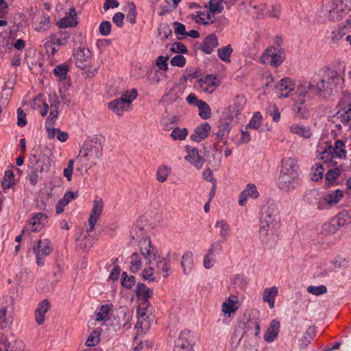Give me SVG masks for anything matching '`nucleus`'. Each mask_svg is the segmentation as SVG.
<instances>
[{
    "label": "nucleus",
    "mask_w": 351,
    "mask_h": 351,
    "mask_svg": "<svg viewBox=\"0 0 351 351\" xmlns=\"http://www.w3.org/2000/svg\"><path fill=\"white\" fill-rule=\"evenodd\" d=\"M218 45L217 38L214 34H210L207 36L203 41L201 49L204 53L210 54L212 53L213 49Z\"/></svg>",
    "instance_id": "31"
},
{
    "label": "nucleus",
    "mask_w": 351,
    "mask_h": 351,
    "mask_svg": "<svg viewBox=\"0 0 351 351\" xmlns=\"http://www.w3.org/2000/svg\"><path fill=\"white\" fill-rule=\"evenodd\" d=\"M138 322L136 328H141L143 331L147 330L151 326V323L154 319V316L152 313L149 315L137 316Z\"/></svg>",
    "instance_id": "41"
},
{
    "label": "nucleus",
    "mask_w": 351,
    "mask_h": 351,
    "mask_svg": "<svg viewBox=\"0 0 351 351\" xmlns=\"http://www.w3.org/2000/svg\"><path fill=\"white\" fill-rule=\"evenodd\" d=\"M188 134L189 131L186 128L176 127L171 133V137L174 141H184Z\"/></svg>",
    "instance_id": "49"
},
{
    "label": "nucleus",
    "mask_w": 351,
    "mask_h": 351,
    "mask_svg": "<svg viewBox=\"0 0 351 351\" xmlns=\"http://www.w3.org/2000/svg\"><path fill=\"white\" fill-rule=\"evenodd\" d=\"M185 149L187 153L184 157L185 160L195 167L197 169H201L204 165V159L199 155L197 149L186 145L185 146Z\"/></svg>",
    "instance_id": "22"
},
{
    "label": "nucleus",
    "mask_w": 351,
    "mask_h": 351,
    "mask_svg": "<svg viewBox=\"0 0 351 351\" xmlns=\"http://www.w3.org/2000/svg\"><path fill=\"white\" fill-rule=\"evenodd\" d=\"M180 88L178 86H174L167 94L163 95L161 99V101L169 105L176 101L180 97Z\"/></svg>",
    "instance_id": "37"
},
{
    "label": "nucleus",
    "mask_w": 351,
    "mask_h": 351,
    "mask_svg": "<svg viewBox=\"0 0 351 351\" xmlns=\"http://www.w3.org/2000/svg\"><path fill=\"white\" fill-rule=\"evenodd\" d=\"M78 245L82 249H87L93 245V242L88 236L83 235L77 239Z\"/></svg>",
    "instance_id": "64"
},
{
    "label": "nucleus",
    "mask_w": 351,
    "mask_h": 351,
    "mask_svg": "<svg viewBox=\"0 0 351 351\" xmlns=\"http://www.w3.org/2000/svg\"><path fill=\"white\" fill-rule=\"evenodd\" d=\"M76 160L77 162L76 170L80 172H87L90 168L96 165L89 158L86 157V155L81 153L80 151L76 158Z\"/></svg>",
    "instance_id": "29"
},
{
    "label": "nucleus",
    "mask_w": 351,
    "mask_h": 351,
    "mask_svg": "<svg viewBox=\"0 0 351 351\" xmlns=\"http://www.w3.org/2000/svg\"><path fill=\"white\" fill-rule=\"evenodd\" d=\"M339 228L335 219L332 218L329 222L323 225L322 232L326 235L333 234L337 232Z\"/></svg>",
    "instance_id": "47"
},
{
    "label": "nucleus",
    "mask_w": 351,
    "mask_h": 351,
    "mask_svg": "<svg viewBox=\"0 0 351 351\" xmlns=\"http://www.w3.org/2000/svg\"><path fill=\"white\" fill-rule=\"evenodd\" d=\"M68 71L69 66L65 64H62L57 66L53 70L55 75L58 77L60 80L66 79Z\"/></svg>",
    "instance_id": "55"
},
{
    "label": "nucleus",
    "mask_w": 351,
    "mask_h": 351,
    "mask_svg": "<svg viewBox=\"0 0 351 351\" xmlns=\"http://www.w3.org/2000/svg\"><path fill=\"white\" fill-rule=\"evenodd\" d=\"M267 114H268L275 122H278L280 119V112L275 104L269 106L267 110Z\"/></svg>",
    "instance_id": "60"
},
{
    "label": "nucleus",
    "mask_w": 351,
    "mask_h": 351,
    "mask_svg": "<svg viewBox=\"0 0 351 351\" xmlns=\"http://www.w3.org/2000/svg\"><path fill=\"white\" fill-rule=\"evenodd\" d=\"M337 117L341 123L351 127V100L348 97L341 100Z\"/></svg>",
    "instance_id": "11"
},
{
    "label": "nucleus",
    "mask_w": 351,
    "mask_h": 351,
    "mask_svg": "<svg viewBox=\"0 0 351 351\" xmlns=\"http://www.w3.org/2000/svg\"><path fill=\"white\" fill-rule=\"evenodd\" d=\"M47 216L42 213H34L29 219V227L33 232L40 231L45 226Z\"/></svg>",
    "instance_id": "25"
},
{
    "label": "nucleus",
    "mask_w": 351,
    "mask_h": 351,
    "mask_svg": "<svg viewBox=\"0 0 351 351\" xmlns=\"http://www.w3.org/2000/svg\"><path fill=\"white\" fill-rule=\"evenodd\" d=\"M260 227L280 228V218L278 206L274 204H267L261 208Z\"/></svg>",
    "instance_id": "5"
},
{
    "label": "nucleus",
    "mask_w": 351,
    "mask_h": 351,
    "mask_svg": "<svg viewBox=\"0 0 351 351\" xmlns=\"http://www.w3.org/2000/svg\"><path fill=\"white\" fill-rule=\"evenodd\" d=\"M285 59V56L282 51L274 47H270L261 56V61L263 64H267L276 68L282 64Z\"/></svg>",
    "instance_id": "7"
},
{
    "label": "nucleus",
    "mask_w": 351,
    "mask_h": 351,
    "mask_svg": "<svg viewBox=\"0 0 351 351\" xmlns=\"http://www.w3.org/2000/svg\"><path fill=\"white\" fill-rule=\"evenodd\" d=\"M351 12V0H333L327 3L322 10L324 17L330 21L343 19Z\"/></svg>",
    "instance_id": "2"
},
{
    "label": "nucleus",
    "mask_w": 351,
    "mask_h": 351,
    "mask_svg": "<svg viewBox=\"0 0 351 351\" xmlns=\"http://www.w3.org/2000/svg\"><path fill=\"white\" fill-rule=\"evenodd\" d=\"M100 332L93 330L88 337L86 341V346L88 347H93L97 346L100 341Z\"/></svg>",
    "instance_id": "54"
},
{
    "label": "nucleus",
    "mask_w": 351,
    "mask_h": 351,
    "mask_svg": "<svg viewBox=\"0 0 351 351\" xmlns=\"http://www.w3.org/2000/svg\"><path fill=\"white\" fill-rule=\"evenodd\" d=\"M215 226L219 230V236L224 240L229 237L231 228L226 220L217 221Z\"/></svg>",
    "instance_id": "43"
},
{
    "label": "nucleus",
    "mask_w": 351,
    "mask_h": 351,
    "mask_svg": "<svg viewBox=\"0 0 351 351\" xmlns=\"http://www.w3.org/2000/svg\"><path fill=\"white\" fill-rule=\"evenodd\" d=\"M293 111L296 116L298 117H305L306 116V106L305 103L306 99L305 98H293Z\"/></svg>",
    "instance_id": "36"
},
{
    "label": "nucleus",
    "mask_w": 351,
    "mask_h": 351,
    "mask_svg": "<svg viewBox=\"0 0 351 351\" xmlns=\"http://www.w3.org/2000/svg\"><path fill=\"white\" fill-rule=\"evenodd\" d=\"M130 270L132 273H136L142 268L141 256L140 254L133 253L130 257Z\"/></svg>",
    "instance_id": "44"
},
{
    "label": "nucleus",
    "mask_w": 351,
    "mask_h": 351,
    "mask_svg": "<svg viewBox=\"0 0 351 351\" xmlns=\"http://www.w3.org/2000/svg\"><path fill=\"white\" fill-rule=\"evenodd\" d=\"M280 330V322L276 319L271 320L269 326L268 327L264 339L268 343H271L276 338Z\"/></svg>",
    "instance_id": "30"
},
{
    "label": "nucleus",
    "mask_w": 351,
    "mask_h": 351,
    "mask_svg": "<svg viewBox=\"0 0 351 351\" xmlns=\"http://www.w3.org/2000/svg\"><path fill=\"white\" fill-rule=\"evenodd\" d=\"M199 115L203 119H209L211 117V109L208 104L204 101H199L197 104Z\"/></svg>",
    "instance_id": "51"
},
{
    "label": "nucleus",
    "mask_w": 351,
    "mask_h": 351,
    "mask_svg": "<svg viewBox=\"0 0 351 351\" xmlns=\"http://www.w3.org/2000/svg\"><path fill=\"white\" fill-rule=\"evenodd\" d=\"M33 251L36 255V263L39 266H43L45 258L53 251L51 241L47 239H40L34 242Z\"/></svg>",
    "instance_id": "6"
},
{
    "label": "nucleus",
    "mask_w": 351,
    "mask_h": 351,
    "mask_svg": "<svg viewBox=\"0 0 351 351\" xmlns=\"http://www.w3.org/2000/svg\"><path fill=\"white\" fill-rule=\"evenodd\" d=\"M210 130V125L208 123H204L195 129L194 133L191 135L190 138L193 141L200 142L207 138Z\"/></svg>",
    "instance_id": "27"
},
{
    "label": "nucleus",
    "mask_w": 351,
    "mask_h": 351,
    "mask_svg": "<svg viewBox=\"0 0 351 351\" xmlns=\"http://www.w3.org/2000/svg\"><path fill=\"white\" fill-rule=\"evenodd\" d=\"M239 298L237 295H230L221 304V311L224 317H231L239 308Z\"/></svg>",
    "instance_id": "21"
},
{
    "label": "nucleus",
    "mask_w": 351,
    "mask_h": 351,
    "mask_svg": "<svg viewBox=\"0 0 351 351\" xmlns=\"http://www.w3.org/2000/svg\"><path fill=\"white\" fill-rule=\"evenodd\" d=\"M276 89L280 98H285L295 89L294 81L290 77H285L276 85Z\"/></svg>",
    "instance_id": "20"
},
{
    "label": "nucleus",
    "mask_w": 351,
    "mask_h": 351,
    "mask_svg": "<svg viewBox=\"0 0 351 351\" xmlns=\"http://www.w3.org/2000/svg\"><path fill=\"white\" fill-rule=\"evenodd\" d=\"M212 15L214 14L210 12L209 10L207 14L198 11L195 15H193V19H195L196 23L206 25L214 22Z\"/></svg>",
    "instance_id": "38"
},
{
    "label": "nucleus",
    "mask_w": 351,
    "mask_h": 351,
    "mask_svg": "<svg viewBox=\"0 0 351 351\" xmlns=\"http://www.w3.org/2000/svg\"><path fill=\"white\" fill-rule=\"evenodd\" d=\"M245 104V99L243 95H237L234 99L233 104L227 109V116L232 122H237Z\"/></svg>",
    "instance_id": "16"
},
{
    "label": "nucleus",
    "mask_w": 351,
    "mask_h": 351,
    "mask_svg": "<svg viewBox=\"0 0 351 351\" xmlns=\"http://www.w3.org/2000/svg\"><path fill=\"white\" fill-rule=\"evenodd\" d=\"M136 294L141 302H148V299L153 294V291L147 288L144 284H138L136 288Z\"/></svg>",
    "instance_id": "35"
},
{
    "label": "nucleus",
    "mask_w": 351,
    "mask_h": 351,
    "mask_svg": "<svg viewBox=\"0 0 351 351\" xmlns=\"http://www.w3.org/2000/svg\"><path fill=\"white\" fill-rule=\"evenodd\" d=\"M14 184V173L12 171L8 170L5 172L4 177L1 181V186L5 191L6 189L11 188Z\"/></svg>",
    "instance_id": "52"
},
{
    "label": "nucleus",
    "mask_w": 351,
    "mask_h": 351,
    "mask_svg": "<svg viewBox=\"0 0 351 351\" xmlns=\"http://www.w3.org/2000/svg\"><path fill=\"white\" fill-rule=\"evenodd\" d=\"M181 266L184 274L188 275L193 267V254L191 251H186L182 256Z\"/></svg>",
    "instance_id": "32"
},
{
    "label": "nucleus",
    "mask_w": 351,
    "mask_h": 351,
    "mask_svg": "<svg viewBox=\"0 0 351 351\" xmlns=\"http://www.w3.org/2000/svg\"><path fill=\"white\" fill-rule=\"evenodd\" d=\"M339 226L343 227L347 224L351 223V210H342L335 217H333Z\"/></svg>",
    "instance_id": "40"
},
{
    "label": "nucleus",
    "mask_w": 351,
    "mask_h": 351,
    "mask_svg": "<svg viewBox=\"0 0 351 351\" xmlns=\"http://www.w3.org/2000/svg\"><path fill=\"white\" fill-rule=\"evenodd\" d=\"M178 121V118L176 116H171L169 117H163L160 121V125L163 130L170 131L176 127V125Z\"/></svg>",
    "instance_id": "45"
},
{
    "label": "nucleus",
    "mask_w": 351,
    "mask_h": 351,
    "mask_svg": "<svg viewBox=\"0 0 351 351\" xmlns=\"http://www.w3.org/2000/svg\"><path fill=\"white\" fill-rule=\"evenodd\" d=\"M171 168L167 165H162L160 166L156 171V179L159 182H165L167 180L170 173Z\"/></svg>",
    "instance_id": "46"
},
{
    "label": "nucleus",
    "mask_w": 351,
    "mask_h": 351,
    "mask_svg": "<svg viewBox=\"0 0 351 351\" xmlns=\"http://www.w3.org/2000/svg\"><path fill=\"white\" fill-rule=\"evenodd\" d=\"M307 291L312 295L318 296L326 293L327 292V288L324 285H311L307 287Z\"/></svg>",
    "instance_id": "59"
},
{
    "label": "nucleus",
    "mask_w": 351,
    "mask_h": 351,
    "mask_svg": "<svg viewBox=\"0 0 351 351\" xmlns=\"http://www.w3.org/2000/svg\"><path fill=\"white\" fill-rule=\"evenodd\" d=\"M259 196L256 186L254 184H247L245 189L240 193L239 198V204L245 206L248 198L256 199Z\"/></svg>",
    "instance_id": "24"
},
{
    "label": "nucleus",
    "mask_w": 351,
    "mask_h": 351,
    "mask_svg": "<svg viewBox=\"0 0 351 351\" xmlns=\"http://www.w3.org/2000/svg\"><path fill=\"white\" fill-rule=\"evenodd\" d=\"M279 228L260 227L259 237L261 242L268 247H273L278 240Z\"/></svg>",
    "instance_id": "10"
},
{
    "label": "nucleus",
    "mask_w": 351,
    "mask_h": 351,
    "mask_svg": "<svg viewBox=\"0 0 351 351\" xmlns=\"http://www.w3.org/2000/svg\"><path fill=\"white\" fill-rule=\"evenodd\" d=\"M219 84L217 77L213 75H207L197 82L199 88L202 91L209 94L213 93Z\"/></svg>",
    "instance_id": "19"
},
{
    "label": "nucleus",
    "mask_w": 351,
    "mask_h": 351,
    "mask_svg": "<svg viewBox=\"0 0 351 351\" xmlns=\"http://www.w3.org/2000/svg\"><path fill=\"white\" fill-rule=\"evenodd\" d=\"M141 256H143L149 265H154V262L160 256L157 250L152 245L150 239H145L141 244Z\"/></svg>",
    "instance_id": "13"
},
{
    "label": "nucleus",
    "mask_w": 351,
    "mask_h": 351,
    "mask_svg": "<svg viewBox=\"0 0 351 351\" xmlns=\"http://www.w3.org/2000/svg\"><path fill=\"white\" fill-rule=\"evenodd\" d=\"M80 152L86 155V157L97 163L101 156L102 147L96 141H88L84 144Z\"/></svg>",
    "instance_id": "14"
},
{
    "label": "nucleus",
    "mask_w": 351,
    "mask_h": 351,
    "mask_svg": "<svg viewBox=\"0 0 351 351\" xmlns=\"http://www.w3.org/2000/svg\"><path fill=\"white\" fill-rule=\"evenodd\" d=\"M77 14L74 8H71L69 12L64 17L60 19L57 25L61 28L75 27L77 24Z\"/></svg>",
    "instance_id": "28"
},
{
    "label": "nucleus",
    "mask_w": 351,
    "mask_h": 351,
    "mask_svg": "<svg viewBox=\"0 0 351 351\" xmlns=\"http://www.w3.org/2000/svg\"><path fill=\"white\" fill-rule=\"evenodd\" d=\"M104 208V202L102 199L96 198L93 202V208L88 219L87 232H91L95 229V226L101 215Z\"/></svg>",
    "instance_id": "15"
},
{
    "label": "nucleus",
    "mask_w": 351,
    "mask_h": 351,
    "mask_svg": "<svg viewBox=\"0 0 351 351\" xmlns=\"http://www.w3.org/2000/svg\"><path fill=\"white\" fill-rule=\"evenodd\" d=\"M154 269L153 265H149V267L145 268L142 271V278L145 280L156 281V278L154 276Z\"/></svg>",
    "instance_id": "62"
},
{
    "label": "nucleus",
    "mask_w": 351,
    "mask_h": 351,
    "mask_svg": "<svg viewBox=\"0 0 351 351\" xmlns=\"http://www.w3.org/2000/svg\"><path fill=\"white\" fill-rule=\"evenodd\" d=\"M73 57L75 61V65L83 69L86 68V63L90 60L92 53L85 45H81L79 48L74 50Z\"/></svg>",
    "instance_id": "18"
},
{
    "label": "nucleus",
    "mask_w": 351,
    "mask_h": 351,
    "mask_svg": "<svg viewBox=\"0 0 351 351\" xmlns=\"http://www.w3.org/2000/svg\"><path fill=\"white\" fill-rule=\"evenodd\" d=\"M232 53V48L230 45L219 48L217 50L218 57L225 62H230V56Z\"/></svg>",
    "instance_id": "48"
},
{
    "label": "nucleus",
    "mask_w": 351,
    "mask_h": 351,
    "mask_svg": "<svg viewBox=\"0 0 351 351\" xmlns=\"http://www.w3.org/2000/svg\"><path fill=\"white\" fill-rule=\"evenodd\" d=\"M223 1V0H210L208 5L210 12L213 14H220L223 10L222 5ZM205 7L207 8V5H206Z\"/></svg>",
    "instance_id": "50"
},
{
    "label": "nucleus",
    "mask_w": 351,
    "mask_h": 351,
    "mask_svg": "<svg viewBox=\"0 0 351 351\" xmlns=\"http://www.w3.org/2000/svg\"><path fill=\"white\" fill-rule=\"evenodd\" d=\"M324 173V168L322 165H316L312 168L311 180L313 181H318L323 178Z\"/></svg>",
    "instance_id": "56"
},
{
    "label": "nucleus",
    "mask_w": 351,
    "mask_h": 351,
    "mask_svg": "<svg viewBox=\"0 0 351 351\" xmlns=\"http://www.w3.org/2000/svg\"><path fill=\"white\" fill-rule=\"evenodd\" d=\"M50 309V304L47 300H43L40 302L34 312L36 322L38 325L43 324L45 321V313Z\"/></svg>",
    "instance_id": "26"
},
{
    "label": "nucleus",
    "mask_w": 351,
    "mask_h": 351,
    "mask_svg": "<svg viewBox=\"0 0 351 351\" xmlns=\"http://www.w3.org/2000/svg\"><path fill=\"white\" fill-rule=\"evenodd\" d=\"M345 144L341 140H337L335 143V146L330 145L322 152L320 158L327 162L334 158H345L346 152L345 150Z\"/></svg>",
    "instance_id": "9"
},
{
    "label": "nucleus",
    "mask_w": 351,
    "mask_h": 351,
    "mask_svg": "<svg viewBox=\"0 0 351 351\" xmlns=\"http://www.w3.org/2000/svg\"><path fill=\"white\" fill-rule=\"evenodd\" d=\"M340 171L338 168L330 169L326 174V180L328 184L333 183L339 176Z\"/></svg>",
    "instance_id": "61"
},
{
    "label": "nucleus",
    "mask_w": 351,
    "mask_h": 351,
    "mask_svg": "<svg viewBox=\"0 0 351 351\" xmlns=\"http://www.w3.org/2000/svg\"><path fill=\"white\" fill-rule=\"evenodd\" d=\"M156 267V274H161L163 278H166L171 274L170 261L159 256L154 262Z\"/></svg>",
    "instance_id": "23"
},
{
    "label": "nucleus",
    "mask_w": 351,
    "mask_h": 351,
    "mask_svg": "<svg viewBox=\"0 0 351 351\" xmlns=\"http://www.w3.org/2000/svg\"><path fill=\"white\" fill-rule=\"evenodd\" d=\"M135 278L133 276H128L125 272L121 275V285L126 289H131L135 284Z\"/></svg>",
    "instance_id": "58"
},
{
    "label": "nucleus",
    "mask_w": 351,
    "mask_h": 351,
    "mask_svg": "<svg viewBox=\"0 0 351 351\" xmlns=\"http://www.w3.org/2000/svg\"><path fill=\"white\" fill-rule=\"evenodd\" d=\"M129 11L126 15V19L132 24L136 23V6L133 3L128 4Z\"/></svg>",
    "instance_id": "63"
},
{
    "label": "nucleus",
    "mask_w": 351,
    "mask_h": 351,
    "mask_svg": "<svg viewBox=\"0 0 351 351\" xmlns=\"http://www.w3.org/2000/svg\"><path fill=\"white\" fill-rule=\"evenodd\" d=\"M263 117L258 112L254 114L250 123L247 125L246 129L251 128L258 130L262 125Z\"/></svg>",
    "instance_id": "53"
},
{
    "label": "nucleus",
    "mask_w": 351,
    "mask_h": 351,
    "mask_svg": "<svg viewBox=\"0 0 351 351\" xmlns=\"http://www.w3.org/2000/svg\"><path fill=\"white\" fill-rule=\"evenodd\" d=\"M12 305V299L9 297L3 298L0 304V328L4 329L12 324V317L10 313H8V308Z\"/></svg>",
    "instance_id": "12"
},
{
    "label": "nucleus",
    "mask_w": 351,
    "mask_h": 351,
    "mask_svg": "<svg viewBox=\"0 0 351 351\" xmlns=\"http://www.w3.org/2000/svg\"><path fill=\"white\" fill-rule=\"evenodd\" d=\"M343 77L335 71L327 69L323 78L317 84L316 93H330L340 88L343 84Z\"/></svg>",
    "instance_id": "4"
},
{
    "label": "nucleus",
    "mask_w": 351,
    "mask_h": 351,
    "mask_svg": "<svg viewBox=\"0 0 351 351\" xmlns=\"http://www.w3.org/2000/svg\"><path fill=\"white\" fill-rule=\"evenodd\" d=\"M328 207H332L338 204L343 197V192L340 189H337L327 194L326 196Z\"/></svg>",
    "instance_id": "39"
},
{
    "label": "nucleus",
    "mask_w": 351,
    "mask_h": 351,
    "mask_svg": "<svg viewBox=\"0 0 351 351\" xmlns=\"http://www.w3.org/2000/svg\"><path fill=\"white\" fill-rule=\"evenodd\" d=\"M230 131V125L228 123H224L221 125L219 127V130L216 133L217 138L219 140H223V138H226L229 135Z\"/></svg>",
    "instance_id": "57"
},
{
    "label": "nucleus",
    "mask_w": 351,
    "mask_h": 351,
    "mask_svg": "<svg viewBox=\"0 0 351 351\" xmlns=\"http://www.w3.org/2000/svg\"><path fill=\"white\" fill-rule=\"evenodd\" d=\"M299 166L295 158H286L281 160L278 177V187L286 192L294 190L298 185Z\"/></svg>",
    "instance_id": "1"
},
{
    "label": "nucleus",
    "mask_w": 351,
    "mask_h": 351,
    "mask_svg": "<svg viewBox=\"0 0 351 351\" xmlns=\"http://www.w3.org/2000/svg\"><path fill=\"white\" fill-rule=\"evenodd\" d=\"M290 132L303 138H309L312 135L311 128L299 124H293L290 126Z\"/></svg>",
    "instance_id": "33"
},
{
    "label": "nucleus",
    "mask_w": 351,
    "mask_h": 351,
    "mask_svg": "<svg viewBox=\"0 0 351 351\" xmlns=\"http://www.w3.org/2000/svg\"><path fill=\"white\" fill-rule=\"evenodd\" d=\"M137 90L132 88L123 92L119 98L108 104V107L116 115L121 117L125 112L132 109V102L137 97Z\"/></svg>",
    "instance_id": "3"
},
{
    "label": "nucleus",
    "mask_w": 351,
    "mask_h": 351,
    "mask_svg": "<svg viewBox=\"0 0 351 351\" xmlns=\"http://www.w3.org/2000/svg\"><path fill=\"white\" fill-rule=\"evenodd\" d=\"M295 97L297 98H310L314 95H318L316 93V86H315L311 82L302 81L300 82L295 89Z\"/></svg>",
    "instance_id": "17"
},
{
    "label": "nucleus",
    "mask_w": 351,
    "mask_h": 351,
    "mask_svg": "<svg viewBox=\"0 0 351 351\" xmlns=\"http://www.w3.org/2000/svg\"><path fill=\"white\" fill-rule=\"evenodd\" d=\"M247 9L248 12L254 15V17L261 18L263 16V12L266 9V4H256L252 1H250Z\"/></svg>",
    "instance_id": "42"
},
{
    "label": "nucleus",
    "mask_w": 351,
    "mask_h": 351,
    "mask_svg": "<svg viewBox=\"0 0 351 351\" xmlns=\"http://www.w3.org/2000/svg\"><path fill=\"white\" fill-rule=\"evenodd\" d=\"M278 293V289L276 287H272L264 289L263 293V300L264 302H267L270 308L274 306L275 298Z\"/></svg>",
    "instance_id": "34"
},
{
    "label": "nucleus",
    "mask_w": 351,
    "mask_h": 351,
    "mask_svg": "<svg viewBox=\"0 0 351 351\" xmlns=\"http://www.w3.org/2000/svg\"><path fill=\"white\" fill-rule=\"evenodd\" d=\"M70 35L66 32L51 36L45 43V47L48 54L53 55L59 51L60 47L66 45Z\"/></svg>",
    "instance_id": "8"
}]
</instances>
